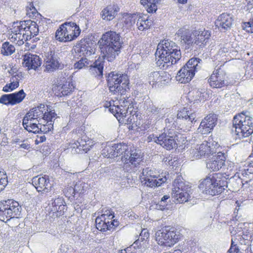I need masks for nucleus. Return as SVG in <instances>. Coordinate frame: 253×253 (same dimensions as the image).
<instances>
[{"label": "nucleus", "instance_id": "1", "mask_svg": "<svg viewBox=\"0 0 253 253\" xmlns=\"http://www.w3.org/2000/svg\"><path fill=\"white\" fill-rule=\"evenodd\" d=\"M155 54L158 56L157 66L163 70L176 64L181 57L179 47L169 40L162 41L158 44Z\"/></svg>", "mask_w": 253, "mask_h": 253}, {"label": "nucleus", "instance_id": "2", "mask_svg": "<svg viewBox=\"0 0 253 253\" xmlns=\"http://www.w3.org/2000/svg\"><path fill=\"white\" fill-rule=\"evenodd\" d=\"M42 22L27 20L14 22L10 29L9 37L11 41L18 45H22L24 42L32 39L39 33L41 24Z\"/></svg>", "mask_w": 253, "mask_h": 253}, {"label": "nucleus", "instance_id": "3", "mask_svg": "<svg viewBox=\"0 0 253 253\" xmlns=\"http://www.w3.org/2000/svg\"><path fill=\"white\" fill-rule=\"evenodd\" d=\"M56 114L54 110L48 109L47 106L40 104L33 108L26 113L23 119L22 125L24 128L29 132L37 131L38 123L41 124L40 122L43 120H55Z\"/></svg>", "mask_w": 253, "mask_h": 253}, {"label": "nucleus", "instance_id": "4", "mask_svg": "<svg viewBox=\"0 0 253 253\" xmlns=\"http://www.w3.org/2000/svg\"><path fill=\"white\" fill-rule=\"evenodd\" d=\"M99 42L103 57L109 62L120 54L123 43L120 34L111 31L104 34Z\"/></svg>", "mask_w": 253, "mask_h": 253}, {"label": "nucleus", "instance_id": "5", "mask_svg": "<svg viewBox=\"0 0 253 253\" xmlns=\"http://www.w3.org/2000/svg\"><path fill=\"white\" fill-rule=\"evenodd\" d=\"M115 147L118 156L124 154L122 157L124 169L127 172L135 171L143 160V155L140 150L129 147L125 143L115 144Z\"/></svg>", "mask_w": 253, "mask_h": 253}, {"label": "nucleus", "instance_id": "6", "mask_svg": "<svg viewBox=\"0 0 253 253\" xmlns=\"http://www.w3.org/2000/svg\"><path fill=\"white\" fill-rule=\"evenodd\" d=\"M227 178L220 173L209 175L200 183L199 187L206 194L214 196L221 194L228 187Z\"/></svg>", "mask_w": 253, "mask_h": 253}, {"label": "nucleus", "instance_id": "7", "mask_svg": "<svg viewBox=\"0 0 253 253\" xmlns=\"http://www.w3.org/2000/svg\"><path fill=\"white\" fill-rule=\"evenodd\" d=\"M247 113L239 114L233 120V128L239 139L248 137L253 132V118Z\"/></svg>", "mask_w": 253, "mask_h": 253}, {"label": "nucleus", "instance_id": "8", "mask_svg": "<svg viewBox=\"0 0 253 253\" xmlns=\"http://www.w3.org/2000/svg\"><path fill=\"white\" fill-rule=\"evenodd\" d=\"M155 237L160 246L170 247L178 242L182 236L174 227L166 226L157 231Z\"/></svg>", "mask_w": 253, "mask_h": 253}, {"label": "nucleus", "instance_id": "9", "mask_svg": "<svg viewBox=\"0 0 253 253\" xmlns=\"http://www.w3.org/2000/svg\"><path fill=\"white\" fill-rule=\"evenodd\" d=\"M107 81L110 91L114 94H124L129 89V80L126 74L112 72L108 74Z\"/></svg>", "mask_w": 253, "mask_h": 253}, {"label": "nucleus", "instance_id": "10", "mask_svg": "<svg viewBox=\"0 0 253 253\" xmlns=\"http://www.w3.org/2000/svg\"><path fill=\"white\" fill-rule=\"evenodd\" d=\"M140 179L142 185L153 188L161 186L167 181V177L166 173L160 175L154 168L147 167L143 169Z\"/></svg>", "mask_w": 253, "mask_h": 253}, {"label": "nucleus", "instance_id": "11", "mask_svg": "<svg viewBox=\"0 0 253 253\" xmlns=\"http://www.w3.org/2000/svg\"><path fill=\"white\" fill-rule=\"evenodd\" d=\"M21 208L19 203L12 199L0 202V220L6 222L20 215Z\"/></svg>", "mask_w": 253, "mask_h": 253}, {"label": "nucleus", "instance_id": "12", "mask_svg": "<svg viewBox=\"0 0 253 253\" xmlns=\"http://www.w3.org/2000/svg\"><path fill=\"white\" fill-rule=\"evenodd\" d=\"M145 104V109L148 117V120L151 123H156L163 119L170 111V108L162 106H157L151 101L146 102Z\"/></svg>", "mask_w": 253, "mask_h": 253}, {"label": "nucleus", "instance_id": "13", "mask_svg": "<svg viewBox=\"0 0 253 253\" xmlns=\"http://www.w3.org/2000/svg\"><path fill=\"white\" fill-rule=\"evenodd\" d=\"M219 145L212 139L204 141L200 144L198 148L193 150L194 156L196 159H200L202 157L208 158L210 155H213L217 152V149Z\"/></svg>", "mask_w": 253, "mask_h": 253}, {"label": "nucleus", "instance_id": "14", "mask_svg": "<svg viewBox=\"0 0 253 253\" xmlns=\"http://www.w3.org/2000/svg\"><path fill=\"white\" fill-rule=\"evenodd\" d=\"M232 236H234L235 240L239 241L241 245H249L251 239H253V234L250 233L248 229H245V224L238 223L235 227L230 229Z\"/></svg>", "mask_w": 253, "mask_h": 253}, {"label": "nucleus", "instance_id": "15", "mask_svg": "<svg viewBox=\"0 0 253 253\" xmlns=\"http://www.w3.org/2000/svg\"><path fill=\"white\" fill-rule=\"evenodd\" d=\"M93 145L92 140L84 134L82 135L71 144L72 154H82L87 153Z\"/></svg>", "mask_w": 253, "mask_h": 253}, {"label": "nucleus", "instance_id": "16", "mask_svg": "<svg viewBox=\"0 0 253 253\" xmlns=\"http://www.w3.org/2000/svg\"><path fill=\"white\" fill-rule=\"evenodd\" d=\"M109 106L106 105V107L109 108V111L112 113L118 119H121L124 115L125 113H127L128 110L132 108V106L129 100L126 99H121L119 101L120 105H116L114 104V101L112 103L109 102L108 103Z\"/></svg>", "mask_w": 253, "mask_h": 253}, {"label": "nucleus", "instance_id": "17", "mask_svg": "<svg viewBox=\"0 0 253 253\" xmlns=\"http://www.w3.org/2000/svg\"><path fill=\"white\" fill-rule=\"evenodd\" d=\"M210 85L214 88H221L229 84L225 72L220 68L214 70L209 79Z\"/></svg>", "mask_w": 253, "mask_h": 253}, {"label": "nucleus", "instance_id": "18", "mask_svg": "<svg viewBox=\"0 0 253 253\" xmlns=\"http://www.w3.org/2000/svg\"><path fill=\"white\" fill-rule=\"evenodd\" d=\"M92 43L87 40H81L74 48V58L79 59L80 57L91 55L93 52Z\"/></svg>", "mask_w": 253, "mask_h": 253}, {"label": "nucleus", "instance_id": "19", "mask_svg": "<svg viewBox=\"0 0 253 253\" xmlns=\"http://www.w3.org/2000/svg\"><path fill=\"white\" fill-rule=\"evenodd\" d=\"M102 212L100 216H98L95 219L96 228L100 231L105 232L111 230V227L110 225V220L114 217L113 211L109 210H105L104 212Z\"/></svg>", "mask_w": 253, "mask_h": 253}, {"label": "nucleus", "instance_id": "20", "mask_svg": "<svg viewBox=\"0 0 253 253\" xmlns=\"http://www.w3.org/2000/svg\"><path fill=\"white\" fill-rule=\"evenodd\" d=\"M32 184L38 192L45 193L49 191L53 186V183L50 180L49 177L46 175L44 176L38 175L34 177L32 179Z\"/></svg>", "mask_w": 253, "mask_h": 253}, {"label": "nucleus", "instance_id": "21", "mask_svg": "<svg viewBox=\"0 0 253 253\" xmlns=\"http://www.w3.org/2000/svg\"><path fill=\"white\" fill-rule=\"evenodd\" d=\"M217 121V116L214 114H210L201 122L198 128V132L203 134L209 133L216 126Z\"/></svg>", "mask_w": 253, "mask_h": 253}, {"label": "nucleus", "instance_id": "22", "mask_svg": "<svg viewBox=\"0 0 253 253\" xmlns=\"http://www.w3.org/2000/svg\"><path fill=\"white\" fill-rule=\"evenodd\" d=\"M26 94L23 89L15 93L2 95L0 98V103L5 105H14L21 102Z\"/></svg>", "mask_w": 253, "mask_h": 253}, {"label": "nucleus", "instance_id": "23", "mask_svg": "<svg viewBox=\"0 0 253 253\" xmlns=\"http://www.w3.org/2000/svg\"><path fill=\"white\" fill-rule=\"evenodd\" d=\"M216 153L217 154L213 155L207 163V168L214 171L218 170L222 168L225 160L224 153L220 151Z\"/></svg>", "mask_w": 253, "mask_h": 253}, {"label": "nucleus", "instance_id": "24", "mask_svg": "<svg viewBox=\"0 0 253 253\" xmlns=\"http://www.w3.org/2000/svg\"><path fill=\"white\" fill-rule=\"evenodd\" d=\"M75 88L73 84L69 82L56 84L53 88L55 95L63 97L70 95Z\"/></svg>", "mask_w": 253, "mask_h": 253}, {"label": "nucleus", "instance_id": "25", "mask_svg": "<svg viewBox=\"0 0 253 253\" xmlns=\"http://www.w3.org/2000/svg\"><path fill=\"white\" fill-rule=\"evenodd\" d=\"M158 144L167 150H170L175 148L177 144L174 135H170V132H164L159 135Z\"/></svg>", "mask_w": 253, "mask_h": 253}, {"label": "nucleus", "instance_id": "26", "mask_svg": "<svg viewBox=\"0 0 253 253\" xmlns=\"http://www.w3.org/2000/svg\"><path fill=\"white\" fill-rule=\"evenodd\" d=\"M44 71L52 73L56 70H62L64 65L60 62L58 58L53 55L48 56L45 59Z\"/></svg>", "mask_w": 253, "mask_h": 253}, {"label": "nucleus", "instance_id": "27", "mask_svg": "<svg viewBox=\"0 0 253 253\" xmlns=\"http://www.w3.org/2000/svg\"><path fill=\"white\" fill-rule=\"evenodd\" d=\"M42 63V59L37 55L32 53H27L24 55L23 64L28 68V70H36Z\"/></svg>", "mask_w": 253, "mask_h": 253}, {"label": "nucleus", "instance_id": "28", "mask_svg": "<svg viewBox=\"0 0 253 253\" xmlns=\"http://www.w3.org/2000/svg\"><path fill=\"white\" fill-rule=\"evenodd\" d=\"M232 21V18L229 14L223 13L215 20V25L220 31H227L230 29Z\"/></svg>", "mask_w": 253, "mask_h": 253}, {"label": "nucleus", "instance_id": "29", "mask_svg": "<svg viewBox=\"0 0 253 253\" xmlns=\"http://www.w3.org/2000/svg\"><path fill=\"white\" fill-rule=\"evenodd\" d=\"M50 211L55 213L56 216H59L63 214L66 210V205L62 197H58L51 200L50 206Z\"/></svg>", "mask_w": 253, "mask_h": 253}, {"label": "nucleus", "instance_id": "30", "mask_svg": "<svg viewBox=\"0 0 253 253\" xmlns=\"http://www.w3.org/2000/svg\"><path fill=\"white\" fill-rule=\"evenodd\" d=\"M64 24H66L65 27L66 33V42L74 40L80 35L81 30L76 23L66 22Z\"/></svg>", "mask_w": 253, "mask_h": 253}, {"label": "nucleus", "instance_id": "31", "mask_svg": "<svg viewBox=\"0 0 253 253\" xmlns=\"http://www.w3.org/2000/svg\"><path fill=\"white\" fill-rule=\"evenodd\" d=\"M176 35L180 39L181 42L186 44V48H189L192 45L193 41L192 38L191 31L186 27L180 28L176 32Z\"/></svg>", "mask_w": 253, "mask_h": 253}, {"label": "nucleus", "instance_id": "32", "mask_svg": "<svg viewBox=\"0 0 253 253\" xmlns=\"http://www.w3.org/2000/svg\"><path fill=\"white\" fill-rule=\"evenodd\" d=\"M193 70L189 69L185 65L178 71L176 76L177 81L182 83L186 84L189 82L194 76Z\"/></svg>", "mask_w": 253, "mask_h": 253}, {"label": "nucleus", "instance_id": "33", "mask_svg": "<svg viewBox=\"0 0 253 253\" xmlns=\"http://www.w3.org/2000/svg\"><path fill=\"white\" fill-rule=\"evenodd\" d=\"M196 114L191 109L183 108L179 111L176 116V120L184 119L190 123V124L196 122Z\"/></svg>", "mask_w": 253, "mask_h": 253}, {"label": "nucleus", "instance_id": "34", "mask_svg": "<svg viewBox=\"0 0 253 253\" xmlns=\"http://www.w3.org/2000/svg\"><path fill=\"white\" fill-rule=\"evenodd\" d=\"M211 33L209 31H204L200 32L195 38L192 46H195L196 49L204 47L210 37Z\"/></svg>", "mask_w": 253, "mask_h": 253}, {"label": "nucleus", "instance_id": "35", "mask_svg": "<svg viewBox=\"0 0 253 253\" xmlns=\"http://www.w3.org/2000/svg\"><path fill=\"white\" fill-rule=\"evenodd\" d=\"M104 63V59L99 57L94 62L93 65L90 68V71L93 74L95 73L96 77L101 78L103 76Z\"/></svg>", "mask_w": 253, "mask_h": 253}, {"label": "nucleus", "instance_id": "36", "mask_svg": "<svg viewBox=\"0 0 253 253\" xmlns=\"http://www.w3.org/2000/svg\"><path fill=\"white\" fill-rule=\"evenodd\" d=\"M189 191V189H183L178 192H172V195L175 200V202L182 203L187 202L190 198Z\"/></svg>", "mask_w": 253, "mask_h": 253}, {"label": "nucleus", "instance_id": "37", "mask_svg": "<svg viewBox=\"0 0 253 253\" xmlns=\"http://www.w3.org/2000/svg\"><path fill=\"white\" fill-rule=\"evenodd\" d=\"M21 74H16L10 79L11 83L6 84L2 89L4 92L11 91L16 88L19 85V81L21 79Z\"/></svg>", "mask_w": 253, "mask_h": 253}, {"label": "nucleus", "instance_id": "38", "mask_svg": "<svg viewBox=\"0 0 253 253\" xmlns=\"http://www.w3.org/2000/svg\"><path fill=\"white\" fill-rule=\"evenodd\" d=\"M152 22L145 17L139 15H137L136 26L139 30L143 31L148 29L152 25Z\"/></svg>", "mask_w": 253, "mask_h": 253}, {"label": "nucleus", "instance_id": "39", "mask_svg": "<svg viewBox=\"0 0 253 253\" xmlns=\"http://www.w3.org/2000/svg\"><path fill=\"white\" fill-rule=\"evenodd\" d=\"M207 93L199 90L195 89L189 92V96L191 102L193 104L197 103L199 102L204 101Z\"/></svg>", "mask_w": 253, "mask_h": 253}, {"label": "nucleus", "instance_id": "40", "mask_svg": "<svg viewBox=\"0 0 253 253\" xmlns=\"http://www.w3.org/2000/svg\"><path fill=\"white\" fill-rule=\"evenodd\" d=\"M228 179V184H231L233 188V190H237L239 187L243 186L245 182L244 180L243 179L242 177L240 175V173H236L234 176H231L230 178H227Z\"/></svg>", "mask_w": 253, "mask_h": 253}, {"label": "nucleus", "instance_id": "41", "mask_svg": "<svg viewBox=\"0 0 253 253\" xmlns=\"http://www.w3.org/2000/svg\"><path fill=\"white\" fill-rule=\"evenodd\" d=\"M117 12L118 11L115 6L109 5L102 11V18L104 20L110 21L115 17Z\"/></svg>", "mask_w": 253, "mask_h": 253}, {"label": "nucleus", "instance_id": "42", "mask_svg": "<svg viewBox=\"0 0 253 253\" xmlns=\"http://www.w3.org/2000/svg\"><path fill=\"white\" fill-rule=\"evenodd\" d=\"M161 0H140V3L148 13H154L157 10V4Z\"/></svg>", "mask_w": 253, "mask_h": 253}, {"label": "nucleus", "instance_id": "43", "mask_svg": "<svg viewBox=\"0 0 253 253\" xmlns=\"http://www.w3.org/2000/svg\"><path fill=\"white\" fill-rule=\"evenodd\" d=\"M88 184L85 182V179H81L74 185L75 191L79 198H82L84 192L88 189Z\"/></svg>", "mask_w": 253, "mask_h": 253}, {"label": "nucleus", "instance_id": "44", "mask_svg": "<svg viewBox=\"0 0 253 253\" xmlns=\"http://www.w3.org/2000/svg\"><path fill=\"white\" fill-rule=\"evenodd\" d=\"M173 188H172V192H178L184 189L186 190L189 189L190 187L187 185L183 181V178L181 175H177L173 183Z\"/></svg>", "mask_w": 253, "mask_h": 253}, {"label": "nucleus", "instance_id": "45", "mask_svg": "<svg viewBox=\"0 0 253 253\" xmlns=\"http://www.w3.org/2000/svg\"><path fill=\"white\" fill-rule=\"evenodd\" d=\"M238 173L242 177L245 183H248L253 179V169L249 165L240 170V172Z\"/></svg>", "mask_w": 253, "mask_h": 253}, {"label": "nucleus", "instance_id": "46", "mask_svg": "<svg viewBox=\"0 0 253 253\" xmlns=\"http://www.w3.org/2000/svg\"><path fill=\"white\" fill-rule=\"evenodd\" d=\"M149 237V233L147 229H143L139 236L138 239L133 243L134 246L139 248L147 242V240Z\"/></svg>", "mask_w": 253, "mask_h": 253}, {"label": "nucleus", "instance_id": "47", "mask_svg": "<svg viewBox=\"0 0 253 253\" xmlns=\"http://www.w3.org/2000/svg\"><path fill=\"white\" fill-rule=\"evenodd\" d=\"M138 14L125 13L122 18L123 25L127 28H130L135 22Z\"/></svg>", "mask_w": 253, "mask_h": 253}, {"label": "nucleus", "instance_id": "48", "mask_svg": "<svg viewBox=\"0 0 253 253\" xmlns=\"http://www.w3.org/2000/svg\"><path fill=\"white\" fill-rule=\"evenodd\" d=\"M53 119L50 120H43V122H46L45 124H42V122H40L41 124L38 123V129L37 131L33 132L34 133H39L40 132H43V133H47L53 129Z\"/></svg>", "mask_w": 253, "mask_h": 253}, {"label": "nucleus", "instance_id": "49", "mask_svg": "<svg viewBox=\"0 0 253 253\" xmlns=\"http://www.w3.org/2000/svg\"><path fill=\"white\" fill-rule=\"evenodd\" d=\"M201 62L202 60L200 58L193 57L189 59L185 66L188 67L189 69L193 70L195 74V72L201 68Z\"/></svg>", "mask_w": 253, "mask_h": 253}, {"label": "nucleus", "instance_id": "50", "mask_svg": "<svg viewBox=\"0 0 253 253\" xmlns=\"http://www.w3.org/2000/svg\"><path fill=\"white\" fill-rule=\"evenodd\" d=\"M129 110L127 113H125L122 118L119 119V122L120 123L130 125L135 122L137 116H134L135 113L132 114V110Z\"/></svg>", "mask_w": 253, "mask_h": 253}, {"label": "nucleus", "instance_id": "51", "mask_svg": "<svg viewBox=\"0 0 253 253\" xmlns=\"http://www.w3.org/2000/svg\"><path fill=\"white\" fill-rule=\"evenodd\" d=\"M116 148L115 143L112 145H107L103 150L102 154L107 158H115L118 156V154L116 153Z\"/></svg>", "mask_w": 253, "mask_h": 253}, {"label": "nucleus", "instance_id": "52", "mask_svg": "<svg viewBox=\"0 0 253 253\" xmlns=\"http://www.w3.org/2000/svg\"><path fill=\"white\" fill-rule=\"evenodd\" d=\"M77 60L74 65V68L75 69L81 70L87 67L89 65L90 60L85 57H80L79 59Z\"/></svg>", "mask_w": 253, "mask_h": 253}, {"label": "nucleus", "instance_id": "53", "mask_svg": "<svg viewBox=\"0 0 253 253\" xmlns=\"http://www.w3.org/2000/svg\"><path fill=\"white\" fill-rule=\"evenodd\" d=\"M66 24H62L55 33V38L60 42H66V33L65 27Z\"/></svg>", "mask_w": 253, "mask_h": 253}, {"label": "nucleus", "instance_id": "54", "mask_svg": "<svg viewBox=\"0 0 253 253\" xmlns=\"http://www.w3.org/2000/svg\"><path fill=\"white\" fill-rule=\"evenodd\" d=\"M15 49L13 45L8 42H5L2 45L1 53L4 55H11L14 52Z\"/></svg>", "mask_w": 253, "mask_h": 253}, {"label": "nucleus", "instance_id": "55", "mask_svg": "<svg viewBox=\"0 0 253 253\" xmlns=\"http://www.w3.org/2000/svg\"><path fill=\"white\" fill-rule=\"evenodd\" d=\"M64 193L66 197H68L71 200H78V196L75 191V187L71 186H67L64 190Z\"/></svg>", "mask_w": 253, "mask_h": 253}, {"label": "nucleus", "instance_id": "56", "mask_svg": "<svg viewBox=\"0 0 253 253\" xmlns=\"http://www.w3.org/2000/svg\"><path fill=\"white\" fill-rule=\"evenodd\" d=\"M160 71L152 72L149 75L148 82L149 84L153 86L157 84H158L159 77H160Z\"/></svg>", "mask_w": 253, "mask_h": 253}, {"label": "nucleus", "instance_id": "57", "mask_svg": "<svg viewBox=\"0 0 253 253\" xmlns=\"http://www.w3.org/2000/svg\"><path fill=\"white\" fill-rule=\"evenodd\" d=\"M161 76L159 77L158 85L165 84L168 83L171 80L170 75L168 73L164 71H160Z\"/></svg>", "mask_w": 253, "mask_h": 253}, {"label": "nucleus", "instance_id": "58", "mask_svg": "<svg viewBox=\"0 0 253 253\" xmlns=\"http://www.w3.org/2000/svg\"><path fill=\"white\" fill-rule=\"evenodd\" d=\"M27 15L29 17L33 18L36 16V15H39L37 9L34 5L33 2H29L26 6Z\"/></svg>", "mask_w": 253, "mask_h": 253}, {"label": "nucleus", "instance_id": "59", "mask_svg": "<svg viewBox=\"0 0 253 253\" xmlns=\"http://www.w3.org/2000/svg\"><path fill=\"white\" fill-rule=\"evenodd\" d=\"M234 163L230 161H226L224 162V164L222 167L223 169L225 172V174L229 173L234 169ZM227 176H229V174H226Z\"/></svg>", "mask_w": 253, "mask_h": 253}, {"label": "nucleus", "instance_id": "60", "mask_svg": "<svg viewBox=\"0 0 253 253\" xmlns=\"http://www.w3.org/2000/svg\"><path fill=\"white\" fill-rule=\"evenodd\" d=\"M76 200V201L74 204V209L78 212H82L83 209L85 208L84 204H83V199L80 198Z\"/></svg>", "mask_w": 253, "mask_h": 253}, {"label": "nucleus", "instance_id": "61", "mask_svg": "<svg viewBox=\"0 0 253 253\" xmlns=\"http://www.w3.org/2000/svg\"><path fill=\"white\" fill-rule=\"evenodd\" d=\"M238 242L237 240H235V239L232 238L231 240V244L230 249L228 251V253H239L240 250L235 244V242Z\"/></svg>", "mask_w": 253, "mask_h": 253}, {"label": "nucleus", "instance_id": "62", "mask_svg": "<svg viewBox=\"0 0 253 253\" xmlns=\"http://www.w3.org/2000/svg\"><path fill=\"white\" fill-rule=\"evenodd\" d=\"M244 29L248 33H253V18L244 23Z\"/></svg>", "mask_w": 253, "mask_h": 253}, {"label": "nucleus", "instance_id": "63", "mask_svg": "<svg viewBox=\"0 0 253 253\" xmlns=\"http://www.w3.org/2000/svg\"><path fill=\"white\" fill-rule=\"evenodd\" d=\"M72 248L66 244H62L59 249V253H71Z\"/></svg>", "mask_w": 253, "mask_h": 253}, {"label": "nucleus", "instance_id": "64", "mask_svg": "<svg viewBox=\"0 0 253 253\" xmlns=\"http://www.w3.org/2000/svg\"><path fill=\"white\" fill-rule=\"evenodd\" d=\"M167 117V118L165 120L166 124L172 123L173 125H174V123H176L177 120H176V117H175V115L171 114L169 116L168 115Z\"/></svg>", "mask_w": 253, "mask_h": 253}]
</instances>
